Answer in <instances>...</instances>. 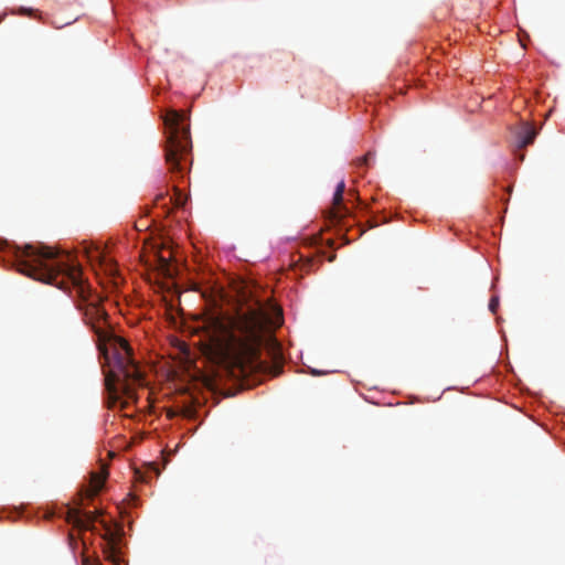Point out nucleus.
<instances>
[{
  "label": "nucleus",
  "instance_id": "obj_1",
  "mask_svg": "<svg viewBox=\"0 0 565 565\" xmlns=\"http://www.w3.org/2000/svg\"><path fill=\"white\" fill-rule=\"evenodd\" d=\"M17 269L35 280L51 284L62 290L71 286L76 292L77 309L82 311L86 324L98 335V349L105 360L104 373L106 387L115 393V384L124 382L125 394L130 398L131 388L128 381L141 382L142 376L132 359L128 342L119 337L108 334L105 330L107 313L99 306L98 297H93L89 286L82 278V269L68 263V256L58 257L51 247L25 245L15 252Z\"/></svg>",
  "mask_w": 565,
  "mask_h": 565
},
{
  "label": "nucleus",
  "instance_id": "obj_2",
  "mask_svg": "<svg viewBox=\"0 0 565 565\" xmlns=\"http://www.w3.org/2000/svg\"><path fill=\"white\" fill-rule=\"evenodd\" d=\"M268 321L263 306L255 303L235 315L212 312L204 320L210 342L237 359H253L263 341Z\"/></svg>",
  "mask_w": 565,
  "mask_h": 565
},
{
  "label": "nucleus",
  "instance_id": "obj_3",
  "mask_svg": "<svg viewBox=\"0 0 565 565\" xmlns=\"http://www.w3.org/2000/svg\"><path fill=\"white\" fill-rule=\"evenodd\" d=\"M188 115L182 110L170 109L164 116L167 141L164 158L170 172L181 177L192 164V142Z\"/></svg>",
  "mask_w": 565,
  "mask_h": 565
},
{
  "label": "nucleus",
  "instance_id": "obj_4",
  "mask_svg": "<svg viewBox=\"0 0 565 565\" xmlns=\"http://www.w3.org/2000/svg\"><path fill=\"white\" fill-rule=\"evenodd\" d=\"M97 515L94 512H83L79 508H68L66 512V521L78 530L90 531Z\"/></svg>",
  "mask_w": 565,
  "mask_h": 565
},
{
  "label": "nucleus",
  "instance_id": "obj_5",
  "mask_svg": "<svg viewBox=\"0 0 565 565\" xmlns=\"http://www.w3.org/2000/svg\"><path fill=\"white\" fill-rule=\"evenodd\" d=\"M345 191L344 180H341L334 191L332 199V209L330 210V218L332 222H339L348 213V209L343 204V194Z\"/></svg>",
  "mask_w": 565,
  "mask_h": 565
},
{
  "label": "nucleus",
  "instance_id": "obj_6",
  "mask_svg": "<svg viewBox=\"0 0 565 565\" xmlns=\"http://www.w3.org/2000/svg\"><path fill=\"white\" fill-rule=\"evenodd\" d=\"M514 135L516 147L523 149L534 142L537 130L532 124L524 121L516 128Z\"/></svg>",
  "mask_w": 565,
  "mask_h": 565
},
{
  "label": "nucleus",
  "instance_id": "obj_7",
  "mask_svg": "<svg viewBox=\"0 0 565 565\" xmlns=\"http://www.w3.org/2000/svg\"><path fill=\"white\" fill-rule=\"evenodd\" d=\"M108 476L106 467H103L99 472H93L90 476V488L86 490L88 498L95 497L103 488Z\"/></svg>",
  "mask_w": 565,
  "mask_h": 565
},
{
  "label": "nucleus",
  "instance_id": "obj_8",
  "mask_svg": "<svg viewBox=\"0 0 565 565\" xmlns=\"http://www.w3.org/2000/svg\"><path fill=\"white\" fill-rule=\"evenodd\" d=\"M253 367L264 372L268 371L271 375L277 376L281 372L282 366L279 363H275L274 365H266L262 361H256Z\"/></svg>",
  "mask_w": 565,
  "mask_h": 565
},
{
  "label": "nucleus",
  "instance_id": "obj_9",
  "mask_svg": "<svg viewBox=\"0 0 565 565\" xmlns=\"http://www.w3.org/2000/svg\"><path fill=\"white\" fill-rule=\"evenodd\" d=\"M174 198H171V201L173 200V204L178 207L184 206L186 202V196L181 193L177 188H174Z\"/></svg>",
  "mask_w": 565,
  "mask_h": 565
},
{
  "label": "nucleus",
  "instance_id": "obj_10",
  "mask_svg": "<svg viewBox=\"0 0 565 565\" xmlns=\"http://www.w3.org/2000/svg\"><path fill=\"white\" fill-rule=\"evenodd\" d=\"M85 253L89 260L99 259L102 256V253L97 246H90L88 248H85Z\"/></svg>",
  "mask_w": 565,
  "mask_h": 565
},
{
  "label": "nucleus",
  "instance_id": "obj_11",
  "mask_svg": "<svg viewBox=\"0 0 565 565\" xmlns=\"http://www.w3.org/2000/svg\"><path fill=\"white\" fill-rule=\"evenodd\" d=\"M374 152L369 151L366 154H364L361 158H358L354 163L356 167H366L367 166V158L374 157Z\"/></svg>",
  "mask_w": 565,
  "mask_h": 565
},
{
  "label": "nucleus",
  "instance_id": "obj_12",
  "mask_svg": "<svg viewBox=\"0 0 565 565\" xmlns=\"http://www.w3.org/2000/svg\"><path fill=\"white\" fill-rule=\"evenodd\" d=\"M499 308V297L493 296L489 302V310L494 315Z\"/></svg>",
  "mask_w": 565,
  "mask_h": 565
},
{
  "label": "nucleus",
  "instance_id": "obj_13",
  "mask_svg": "<svg viewBox=\"0 0 565 565\" xmlns=\"http://www.w3.org/2000/svg\"><path fill=\"white\" fill-rule=\"evenodd\" d=\"M83 565H102L98 561H90L89 558L85 557L83 561Z\"/></svg>",
  "mask_w": 565,
  "mask_h": 565
},
{
  "label": "nucleus",
  "instance_id": "obj_14",
  "mask_svg": "<svg viewBox=\"0 0 565 565\" xmlns=\"http://www.w3.org/2000/svg\"><path fill=\"white\" fill-rule=\"evenodd\" d=\"M311 373H312L313 375H319V374H321L320 372H318V371H316V370H313Z\"/></svg>",
  "mask_w": 565,
  "mask_h": 565
},
{
  "label": "nucleus",
  "instance_id": "obj_15",
  "mask_svg": "<svg viewBox=\"0 0 565 565\" xmlns=\"http://www.w3.org/2000/svg\"><path fill=\"white\" fill-rule=\"evenodd\" d=\"M374 157H371V158H367V164L370 163L371 160H373Z\"/></svg>",
  "mask_w": 565,
  "mask_h": 565
}]
</instances>
